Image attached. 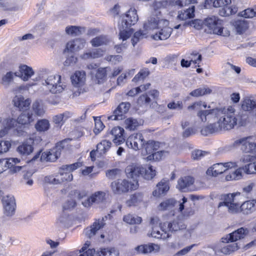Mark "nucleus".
<instances>
[{
	"label": "nucleus",
	"instance_id": "obj_1",
	"mask_svg": "<svg viewBox=\"0 0 256 256\" xmlns=\"http://www.w3.org/2000/svg\"><path fill=\"white\" fill-rule=\"evenodd\" d=\"M235 112V109L232 106H229L226 109L213 110L212 112L214 115L216 121L204 127L201 130L202 134L206 136L233 128L236 125L238 121Z\"/></svg>",
	"mask_w": 256,
	"mask_h": 256
},
{
	"label": "nucleus",
	"instance_id": "obj_2",
	"mask_svg": "<svg viewBox=\"0 0 256 256\" xmlns=\"http://www.w3.org/2000/svg\"><path fill=\"white\" fill-rule=\"evenodd\" d=\"M144 28L146 31L157 30L152 36L153 38L156 40L168 39L172 32V28L169 26V21L160 17L149 18L144 24Z\"/></svg>",
	"mask_w": 256,
	"mask_h": 256
},
{
	"label": "nucleus",
	"instance_id": "obj_3",
	"mask_svg": "<svg viewBox=\"0 0 256 256\" xmlns=\"http://www.w3.org/2000/svg\"><path fill=\"white\" fill-rule=\"evenodd\" d=\"M138 20L136 10L134 8H130L125 14L120 16L118 22L120 39L124 41L130 37L134 32L130 27L134 25Z\"/></svg>",
	"mask_w": 256,
	"mask_h": 256
},
{
	"label": "nucleus",
	"instance_id": "obj_4",
	"mask_svg": "<svg viewBox=\"0 0 256 256\" xmlns=\"http://www.w3.org/2000/svg\"><path fill=\"white\" fill-rule=\"evenodd\" d=\"M222 21L216 16L207 18L204 22L207 28L205 30L210 34L228 36L230 35V32L227 28L222 27Z\"/></svg>",
	"mask_w": 256,
	"mask_h": 256
},
{
	"label": "nucleus",
	"instance_id": "obj_5",
	"mask_svg": "<svg viewBox=\"0 0 256 256\" xmlns=\"http://www.w3.org/2000/svg\"><path fill=\"white\" fill-rule=\"evenodd\" d=\"M137 181L129 182L126 179H118L110 184L112 192L115 194H122L128 192L129 190H135L138 188Z\"/></svg>",
	"mask_w": 256,
	"mask_h": 256
},
{
	"label": "nucleus",
	"instance_id": "obj_6",
	"mask_svg": "<svg viewBox=\"0 0 256 256\" xmlns=\"http://www.w3.org/2000/svg\"><path fill=\"white\" fill-rule=\"evenodd\" d=\"M69 140H64L57 143L56 146L50 151L44 152L40 156L42 162H55L60 156L62 152L68 148Z\"/></svg>",
	"mask_w": 256,
	"mask_h": 256
},
{
	"label": "nucleus",
	"instance_id": "obj_7",
	"mask_svg": "<svg viewBox=\"0 0 256 256\" xmlns=\"http://www.w3.org/2000/svg\"><path fill=\"white\" fill-rule=\"evenodd\" d=\"M42 84L51 93L56 94L62 92L66 88L61 81L59 75H50L42 80Z\"/></svg>",
	"mask_w": 256,
	"mask_h": 256
},
{
	"label": "nucleus",
	"instance_id": "obj_8",
	"mask_svg": "<svg viewBox=\"0 0 256 256\" xmlns=\"http://www.w3.org/2000/svg\"><path fill=\"white\" fill-rule=\"evenodd\" d=\"M235 194H230L224 195L222 198L223 202H220L218 207L226 206L230 213L235 214L239 212L240 204L238 203L235 198Z\"/></svg>",
	"mask_w": 256,
	"mask_h": 256
},
{
	"label": "nucleus",
	"instance_id": "obj_9",
	"mask_svg": "<svg viewBox=\"0 0 256 256\" xmlns=\"http://www.w3.org/2000/svg\"><path fill=\"white\" fill-rule=\"evenodd\" d=\"M234 147L240 146L242 152L250 153L256 156V143L250 140V138H244L235 140L233 143Z\"/></svg>",
	"mask_w": 256,
	"mask_h": 256
},
{
	"label": "nucleus",
	"instance_id": "obj_10",
	"mask_svg": "<svg viewBox=\"0 0 256 256\" xmlns=\"http://www.w3.org/2000/svg\"><path fill=\"white\" fill-rule=\"evenodd\" d=\"M237 166L234 162H220L214 164L212 167L206 170V174L208 176H216L219 174L225 172L226 170Z\"/></svg>",
	"mask_w": 256,
	"mask_h": 256
},
{
	"label": "nucleus",
	"instance_id": "obj_11",
	"mask_svg": "<svg viewBox=\"0 0 256 256\" xmlns=\"http://www.w3.org/2000/svg\"><path fill=\"white\" fill-rule=\"evenodd\" d=\"M106 196V192L98 191L92 194L90 196L87 197L82 202V204L86 208H89L93 204H100L103 203Z\"/></svg>",
	"mask_w": 256,
	"mask_h": 256
},
{
	"label": "nucleus",
	"instance_id": "obj_12",
	"mask_svg": "<svg viewBox=\"0 0 256 256\" xmlns=\"http://www.w3.org/2000/svg\"><path fill=\"white\" fill-rule=\"evenodd\" d=\"M81 166L80 162L62 166L59 170V175L62 181L70 182L72 180L73 176L71 172Z\"/></svg>",
	"mask_w": 256,
	"mask_h": 256
},
{
	"label": "nucleus",
	"instance_id": "obj_13",
	"mask_svg": "<svg viewBox=\"0 0 256 256\" xmlns=\"http://www.w3.org/2000/svg\"><path fill=\"white\" fill-rule=\"evenodd\" d=\"M4 214L7 216H12L16 211V203L13 196L8 195L4 196L2 200Z\"/></svg>",
	"mask_w": 256,
	"mask_h": 256
},
{
	"label": "nucleus",
	"instance_id": "obj_14",
	"mask_svg": "<svg viewBox=\"0 0 256 256\" xmlns=\"http://www.w3.org/2000/svg\"><path fill=\"white\" fill-rule=\"evenodd\" d=\"M248 230L246 228H240L222 238V243L234 242L242 239L248 234Z\"/></svg>",
	"mask_w": 256,
	"mask_h": 256
},
{
	"label": "nucleus",
	"instance_id": "obj_15",
	"mask_svg": "<svg viewBox=\"0 0 256 256\" xmlns=\"http://www.w3.org/2000/svg\"><path fill=\"white\" fill-rule=\"evenodd\" d=\"M144 144V137L140 133L130 135L126 140V145L128 147L136 150L142 148Z\"/></svg>",
	"mask_w": 256,
	"mask_h": 256
},
{
	"label": "nucleus",
	"instance_id": "obj_16",
	"mask_svg": "<svg viewBox=\"0 0 256 256\" xmlns=\"http://www.w3.org/2000/svg\"><path fill=\"white\" fill-rule=\"evenodd\" d=\"M130 104L128 102H121L114 111L113 114L108 117L112 120H122L125 118V114L128 112Z\"/></svg>",
	"mask_w": 256,
	"mask_h": 256
},
{
	"label": "nucleus",
	"instance_id": "obj_17",
	"mask_svg": "<svg viewBox=\"0 0 256 256\" xmlns=\"http://www.w3.org/2000/svg\"><path fill=\"white\" fill-rule=\"evenodd\" d=\"M256 159V156H252L250 154H244L241 157L240 159V162L244 164L249 162L242 168V170L247 174L256 173V162H254Z\"/></svg>",
	"mask_w": 256,
	"mask_h": 256
},
{
	"label": "nucleus",
	"instance_id": "obj_18",
	"mask_svg": "<svg viewBox=\"0 0 256 256\" xmlns=\"http://www.w3.org/2000/svg\"><path fill=\"white\" fill-rule=\"evenodd\" d=\"M170 4V2L168 0H154L152 4V14L150 18H162L161 10L167 8Z\"/></svg>",
	"mask_w": 256,
	"mask_h": 256
},
{
	"label": "nucleus",
	"instance_id": "obj_19",
	"mask_svg": "<svg viewBox=\"0 0 256 256\" xmlns=\"http://www.w3.org/2000/svg\"><path fill=\"white\" fill-rule=\"evenodd\" d=\"M104 224V218L96 220L90 226L84 229V233L86 236L90 238L95 236L98 230L102 228Z\"/></svg>",
	"mask_w": 256,
	"mask_h": 256
},
{
	"label": "nucleus",
	"instance_id": "obj_20",
	"mask_svg": "<svg viewBox=\"0 0 256 256\" xmlns=\"http://www.w3.org/2000/svg\"><path fill=\"white\" fill-rule=\"evenodd\" d=\"M34 74L32 68L26 64L20 66L18 72H14L15 76L20 78L24 81H28Z\"/></svg>",
	"mask_w": 256,
	"mask_h": 256
},
{
	"label": "nucleus",
	"instance_id": "obj_21",
	"mask_svg": "<svg viewBox=\"0 0 256 256\" xmlns=\"http://www.w3.org/2000/svg\"><path fill=\"white\" fill-rule=\"evenodd\" d=\"M72 84L76 88L84 86L86 80V74L83 70L76 71L70 77Z\"/></svg>",
	"mask_w": 256,
	"mask_h": 256
},
{
	"label": "nucleus",
	"instance_id": "obj_22",
	"mask_svg": "<svg viewBox=\"0 0 256 256\" xmlns=\"http://www.w3.org/2000/svg\"><path fill=\"white\" fill-rule=\"evenodd\" d=\"M194 183V178L190 176H184L178 181L176 188L182 192H186L190 190Z\"/></svg>",
	"mask_w": 256,
	"mask_h": 256
},
{
	"label": "nucleus",
	"instance_id": "obj_23",
	"mask_svg": "<svg viewBox=\"0 0 256 256\" xmlns=\"http://www.w3.org/2000/svg\"><path fill=\"white\" fill-rule=\"evenodd\" d=\"M166 227V224L164 223L160 228L152 227L150 235L152 237L162 240H166L170 236L168 232Z\"/></svg>",
	"mask_w": 256,
	"mask_h": 256
},
{
	"label": "nucleus",
	"instance_id": "obj_24",
	"mask_svg": "<svg viewBox=\"0 0 256 256\" xmlns=\"http://www.w3.org/2000/svg\"><path fill=\"white\" fill-rule=\"evenodd\" d=\"M124 128L120 126H116L112 128L110 131V134L114 144L118 146L124 142L125 140L124 135Z\"/></svg>",
	"mask_w": 256,
	"mask_h": 256
},
{
	"label": "nucleus",
	"instance_id": "obj_25",
	"mask_svg": "<svg viewBox=\"0 0 256 256\" xmlns=\"http://www.w3.org/2000/svg\"><path fill=\"white\" fill-rule=\"evenodd\" d=\"M16 124L15 119L12 118H3L0 116V127L3 128L0 130V138L4 136L8 132V130L13 128Z\"/></svg>",
	"mask_w": 256,
	"mask_h": 256
},
{
	"label": "nucleus",
	"instance_id": "obj_26",
	"mask_svg": "<svg viewBox=\"0 0 256 256\" xmlns=\"http://www.w3.org/2000/svg\"><path fill=\"white\" fill-rule=\"evenodd\" d=\"M238 247L236 243L226 244L222 246L221 244L215 246L214 248V254L218 255L220 252L224 254H230L238 250Z\"/></svg>",
	"mask_w": 256,
	"mask_h": 256
},
{
	"label": "nucleus",
	"instance_id": "obj_27",
	"mask_svg": "<svg viewBox=\"0 0 256 256\" xmlns=\"http://www.w3.org/2000/svg\"><path fill=\"white\" fill-rule=\"evenodd\" d=\"M142 170H144L142 166L136 164L128 166L126 168L128 177L134 179H136L138 177L142 176Z\"/></svg>",
	"mask_w": 256,
	"mask_h": 256
},
{
	"label": "nucleus",
	"instance_id": "obj_28",
	"mask_svg": "<svg viewBox=\"0 0 256 256\" xmlns=\"http://www.w3.org/2000/svg\"><path fill=\"white\" fill-rule=\"evenodd\" d=\"M12 102L20 110H24L29 108L30 101L29 99L25 100L22 96H16L14 98Z\"/></svg>",
	"mask_w": 256,
	"mask_h": 256
},
{
	"label": "nucleus",
	"instance_id": "obj_29",
	"mask_svg": "<svg viewBox=\"0 0 256 256\" xmlns=\"http://www.w3.org/2000/svg\"><path fill=\"white\" fill-rule=\"evenodd\" d=\"M159 249V246L154 244L140 245L135 248V250L138 254H146L152 252H158Z\"/></svg>",
	"mask_w": 256,
	"mask_h": 256
},
{
	"label": "nucleus",
	"instance_id": "obj_30",
	"mask_svg": "<svg viewBox=\"0 0 256 256\" xmlns=\"http://www.w3.org/2000/svg\"><path fill=\"white\" fill-rule=\"evenodd\" d=\"M240 211L244 214H248L256 210V200H247L240 206Z\"/></svg>",
	"mask_w": 256,
	"mask_h": 256
},
{
	"label": "nucleus",
	"instance_id": "obj_31",
	"mask_svg": "<svg viewBox=\"0 0 256 256\" xmlns=\"http://www.w3.org/2000/svg\"><path fill=\"white\" fill-rule=\"evenodd\" d=\"M170 187L168 181L166 179H162L156 185V189L153 192L152 194L154 196H159L169 190Z\"/></svg>",
	"mask_w": 256,
	"mask_h": 256
},
{
	"label": "nucleus",
	"instance_id": "obj_32",
	"mask_svg": "<svg viewBox=\"0 0 256 256\" xmlns=\"http://www.w3.org/2000/svg\"><path fill=\"white\" fill-rule=\"evenodd\" d=\"M15 120L16 124H14V126L13 128L16 127L18 124H28L34 120L33 114L30 112H26L20 114L17 120Z\"/></svg>",
	"mask_w": 256,
	"mask_h": 256
},
{
	"label": "nucleus",
	"instance_id": "obj_33",
	"mask_svg": "<svg viewBox=\"0 0 256 256\" xmlns=\"http://www.w3.org/2000/svg\"><path fill=\"white\" fill-rule=\"evenodd\" d=\"M194 6H192L186 10L179 11L177 18L180 20H186L187 19L193 18L194 16Z\"/></svg>",
	"mask_w": 256,
	"mask_h": 256
},
{
	"label": "nucleus",
	"instance_id": "obj_34",
	"mask_svg": "<svg viewBox=\"0 0 256 256\" xmlns=\"http://www.w3.org/2000/svg\"><path fill=\"white\" fill-rule=\"evenodd\" d=\"M119 250L114 247H108L101 248L100 251H97L96 256H120Z\"/></svg>",
	"mask_w": 256,
	"mask_h": 256
},
{
	"label": "nucleus",
	"instance_id": "obj_35",
	"mask_svg": "<svg viewBox=\"0 0 256 256\" xmlns=\"http://www.w3.org/2000/svg\"><path fill=\"white\" fill-rule=\"evenodd\" d=\"M105 52V50L96 48L92 52L84 54L81 57L84 60L98 58L102 56Z\"/></svg>",
	"mask_w": 256,
	"mask_h": 256
},
{
	"label": "nucleus",
	"instance_id": "obj_36",
	"mask_svg": "<svg viewBox=\"0 0 256 256\" xmlns=\"http://www.w3.org/2000/svg\"><path fill=\"white\" fill-rule=\"evenodd\" d=\"M160 143L158 142L149 140L144 144L143 148L147 154L150 155L160 148Z\"/></svg>",
	"mask_w": 256,
	"mask_h": 256
},
{
	"label": "nucleus",
	"instance_id": "obj_37",
	"mask_svg": "<svg viewBox=\"0 0 256 256\" xmlns=\"http://www.w3.org/2000/svg\"><path fill=\"white\" fill-rule=\"evenodd\" d=\"M31 140L25 142L17 148V152L22 155H29L33 151Z\"/></svg>",
	"mask_w": 256,
	"mask_h": 256
},
{
	"label": "nucleus",
	"instance_id": "obj_38",
	"mask_svg": "<svg viewBox=\"0 0 256 256\" xmlns=\"http://www.w3.org/2000/svg\"><path fill=\"white\" fill-rule=\"evenodd\" d=\"M143 194L142 192H136L130 196V198L126 201V204L128 206H136L140 204L143 200Z\"/></svg>",
	"mask_w": 256,
	"mask_h": 256
},
{
	"label": "nucleus",
	"instance_id": "obj_39",
	"mask_svg": "<svg viewBox=\"0 0 256 256\" xmlns=\"http://www.w3.org/2000/svg\"><path fill=\"white\" fill-rule=\"evenodd\" d=\"M165 223L166 224V228L168 232H176L186 228L185 224L182 221L178 222L177 220H174L172 222Z\"/></svg>",
	"mask_w": 256,
	"mask_h": 256
},
{
	"label": "nucleus",
	"instance_id": "obj_40",
	"mask_svg": "<svg viewBox=\"0 0 256 256\" xmlns=\"http://www.w3.org/2000/svg\"><path fill=\"white\" fill-rule=\"evenodd\" d=\"M110 42V39L106 36H100L92 38L90 40V44L94 47L106 45Z\"/></svg>",
	"mask_w": 256,
	"mask_h": 256
},
{
	"label": "nucleus",
	"instance_id": "obj_41",
	"mask_svg": "<svg viewBox=\"0 0 256 256\" xmlns=\"http://www.w3.org/2000/svg\"><path fill=\"white\" fill-rule=\"evenodd\" d=\"M112 142L108 140H103L97 144L96 151L100 155L105 154L111 147Z\"/></svg>",
	"mask_w": 256,
	"mask_h": 256
},
{
	"label": "nucleus",
	"instance_id": "obj_42",
	"mask_svg": "<svg viewBox=\"0 0 256 256\" xmlns=\"http://www.w3.org/2000/svg\"><path fill=\"white\" fill-rule=\"evenodd\" d=\"M85 32V28L84 27L76 26H69L66 28V32L67 34L72 36L80 35Z\"/></svg>",
	"mask_w": 256,
	"mask_h": 256
},
{
	"label": "nucleus",
	"instance_id": "obj_43",
	"mask_svg": "<svg viewBox=\"0 0 256 256\" xmlns=\"http://www.w3.org/2000/svg\"><path fill=\"white\" fill-rule=\"evenodd\" d=\"M256 108V102L249 98H245L242 102V108L244 111H250Z\"/></svg>",
	"mask_w": 256,
	"mask_h": 256
},
{
	"label": "nucleus",
	"instance_id": "obj_44",
	"mask_svg": "<svg viewBox=\"0 0 256 256\" xmlns=\"http://www.w3.org/2000/svg\"><path fill=\"white\" fill-rule=\"evenodd\" d=\"M212 92V90L211 89L206 86H204L192 90L190 92V94L194 97H198L210 94Z\"/></svg>",
	"mask_w": 256,
	"mask_h": 256
},
{
	"label": "nucleus",
	"instance_id": "obj_45",
	"mask_svg": "<svg viewBox=\"0 0 256 256\" xmlns=\"http://www.w3.org/2000/svg\"><path fill=\"white\" fill-rule=\"evenodd\" d=\"M32 110L35 114L40 116H42L46 112V108L44 104L42 102L38 101H36L33 103Z\"/></svg>",
	"mask_w": 256,
	"mask_h": 256
},
{
	"label": "nucleus",
	"instance_id": "obj_46",
	"mask_svg": "<svg viewBox=\"0 0 256 256\" xmlns=\"http://www.w3.org/2000/svg\"><path fill=\"white\" fill-rule=\"evenodd\" d=\"M125 128L126 129L132 130H134L141 124V122L136 119L128 118L124 121Z\"/></svg>",
	"mask_w": 256,
	"mask_h": 256
},
{
	"label": "nucleus",
	"instance_id": "obj_47",
	"mask_svg": "<svg viewBox=\"0 0 256 256\" xmlns=\"http://www.w3.org/2000/svg\"><path fill=\"white\" fill-rule=\"evenodd\" d=\"M123 220L130 224H138L142 222L140 217L132 214L126 215L123 218Z\"/></svg>",
	"mask_w": 256,
	"mask_h": 256
},
{
	"label": "nucleus",
	"instance_id": "obj_48",
	"mask_svg": "<svg viewBox=\"0 0 256 256\" xmlns=\"http://www.w3.org/2000/svg\"><path fill=\"white\" fill-rule=\"evenodd\" d=\"M150 74V72L148 68H143L134 76L132 82H136L138 81L143 80Z\"/></svg>",
	"mask_w": 256,
	"mask_h": 256
},
{
	"label": "nucleus",
	"instance_id": "obj_49",
	"mask_svg": "<svg viewBox=\"0 0 256 256\" xmlns=\"http://www.w3.org/2000/svg\"><path fill=\"white\" fill-rule=\"evenodd\" d=\"M50 124L49 121L46 119H42L38 121L35 127L38 132H44L50 128Z\"/></svg>",
	"mask_w": 256,
	"mask_h": 256
},
{
	"label": "nucleus",
	"instance_id": "obj_50",
	"mask_svg": "<svg viewBox=\"0 0 256 256\" xmlns=\"http://www.w3.org/2000/svg\"><path fill=\"white\" fill-rule=\"evenodd\" d=\"M143 170L142 176L146 180H151L156 176V170L152 166H148L147 168L143 167Z\"/></svg>",
	"mask_w": 256,
	"mask_h": 256
},
{
	"label": "nucleus",
	"instance_id": "obj_51",
	"mask_svg": "<svg viewBox=\"0 0 256 256\" xmlns=\"http://www.w3.org/2000/svg\"><path fill=\"white\" fill-rule=\"evenodd\" d=\"M176 200L172 198L168 199L161 202L158 206V210H168L172 208Z\"/></svg>",
	"mask_w": 256,
	"mask_h": 256
},
{
	"label": "nucleus",
	"instance_id": "obj_52",
	"mask_svg": "<svg viewBox=\"0 0 256 256\" xmlns=\"http://www.w3.org/2000/svg\"><path fill=\"white\" fill-rule=\"evenodd\" d=\"M168 154V152L165 150H160L154 152L152 154L148 156L146 159L148 160H160Z\"/></svg>",
	"mask_w": 256,
	"mask_h": 256
},
{
	"label": "nucleus",
	"instance_id": "obj_53",
	"mask_svg": "<svg viewBox=\"0 0 256 256\" xmlns=\"http://www.w3.org/2000/svg\"><path fill=\"white\" fill-rule=\"evenodd\" d=\"M14 76H15L14 72H9L4 75L2 78L1 84L4 86L7 87L9 86L10 84L12 82Z\"/></svg>",
	"mask_w": 256,
	"mask_h": 256
},
{
	"label": "nucleus",
	"instance_id": "obj_54",
	"mask_svg": "<svg viewBox=\"0 0 256 256\" xmlns=\"http://www.w3.org/2000/svg\"><path fill=\"white\" fill-rule=\"evenodd\" d=\"M212 3L213 6L216 8L228 6L231 3V0H206L205 4Z\"/></svg>",
	"mask_w": 256,
	"mask_h": 256
},
{
	"label": "nucleus",
	"instance_id": "obj_55",
	"mask_svg": "<svg viewBox=\"0 0 256 256\" xmlns=\"http://www.w3.org/2000/svg\"><path fill=\"white\" fill-rule=\"evenodd\" d=\"M215 110L216 109H212L201 110L198 112L197 116L200 119L202 122H206L210 117H214V115L212 114V112Z\"/></svg>",
	"mask_w": 256,
	"mask_h": 256
},
{
	"label": "nucleus",
	"instance_id": "obj_56",
	"mask_svg": "<svg viewBox=\"0 0 256 256\" xmlns=\"http://www.w3.org/2000/svg\"><path fill=\"white\" fill-rule=\"evenodd\" d=\"M234 26L239 34H242L248 28L247 22L244 20H238L234 22Z\"/></svg>",
	"mask_w": 256,
	"mask_h": 256
},
{
	"label": "nucleus",
	"instance_id": "obj_57",
	"mask_svg": "<svg viewBox=\"0 0 256 256\" xmlns=\"http://www.w3.org/2000/svg\"><path fill=\"white\" fill-rule=\"evenodd\" d=\"M147 32L143 30H139L134 34V36L132 39V43L134 46L141 40L146 37Z\"/></svg>",
	"mask_w": 256,
	"mask_h": 256
},
{
	"label": "nucleus",
	"instance_id": "obj_58",
	"mask_svg": "<svg viewBox=\"0 0 256 256\" xmlns=\"http://www.w3.org/2000/svg\"><path fill=\"white\" fill-rule=\"evenodd\" d=\"M122 170L118 168H114L106 172V177L110 180H114L120 177Z\"/></svg>",
	"mask_w": 256,
	"mask_h": 256
},
{
	"label": "nucleus",
	"instance_id": "obj_59",
	"mask_svg": "<svg viewBox=\"0 0 256 256\" xmlns=\"http://www.w3.org/2000/svg\"><path fill=\"white\" fill-rule=\"evenodd\" d=\"M206 104L204 102L200 101L194 102L192 105L188 106V108L189 110H194L199 112L200 111L204 110L203 109L206 108Z\"/></svg>",
	"mask_w": 256,
	"mask_h": 256
},
{
	"label": "nucleus",
	"instance_id": "obj_60",
	"mask_svg": "<svg viewBox=\"0 0 256 256\" xmlns=\"http://www.w3.org/2000/svg\"><path fill=\"white\" fill-rule=\"evenodd\" d=\"M76 200L70 198L64 204L63 208L64 210H72L76 206Z\"/></svg>",
	"mask_w": 256,
	"mask_h": 256
},
{
	"label": "nucleus",
	"instance_id": "obj_61",
	"mask_svg": "<svg viewBox=\"0 0 256 256\" xmlns=\"http://www.w3.org/2000/svg\"><path fill=\"white\" fill-rule=\"evenodd\" d=\"M106 68H100L97 70L96 74V78L98 80V83H101L104 80L106 76Z\"/></svg>",
	"mask_w": 256,
	"mask_h": 256
},
{
	"label": "nucleus",
	"instance_id": "obj_62",
	"mask_svg": "<svg viewBox=\"0 0 256 256\" xmlns=\"http://www.w3.org/2000/svg\"><path fill=\"white\" fill-rule=\"evenodd\" d=\"M12 166V165L8 158L0 159V174Z\"/></svg>",
	"mask_w": 256,
	"mask_h": 256
},
{
	"label": "nucleus",
	"instance_id": "obj_63",
	"mask_svg": "<svg viewBox=\"0 0 256 256\" xmlns=\"http://www.w3.org/2000/svg\"><path fill=\"white\" fill-rule=\"evenodd\" d=\"M240 16L245 18H252L256 16V9L247 8L240 12Z\"/></svg>",
	"mask_w": 256,
	"mask_h": 256
},
{
	"label": "nucleus",
	"instance_id": "obj_64",
	"mask_svg": "<svg viewBox=\"0 0 256 256\" xmlns=\"http://www.w3.org/2000/svg\"><path fill=\"white\" fill-rule=\"evenodd\" d=\"M88 192L86 190H75L72 192V194L77 198L79 200H84L88 196Z\"/></svg>",
	"mask_w": 256,
	"mask_h": 256
}]
</instances>
